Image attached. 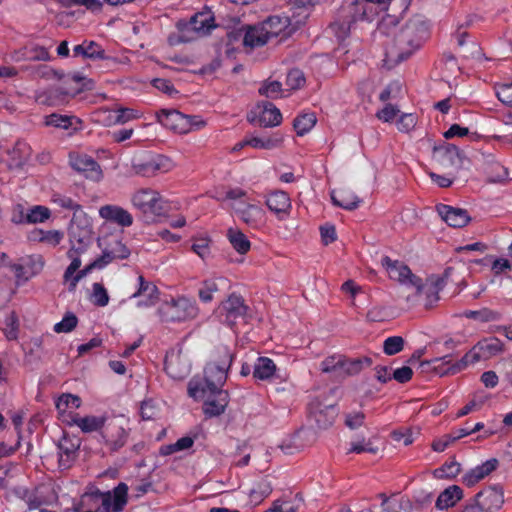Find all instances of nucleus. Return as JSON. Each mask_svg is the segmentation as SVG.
Masks as SVG:
<instances>
[{"label": "nucleus", "mask_w": 512, "mask_h": 512, "mask_svg": "<svg viewBox=\"0 0 512 512\" xmlns=\"http://www.w3.org/2000/svg\"><path fill=\"white\" fill-rule=\"evenodd\" d=\"M474 501L478 503L483 512H491L499 509L504 503L503 492L499 488L488 487L477 493Z\"/></svg>", "instance_id": "20"}, {"label": "nucleus", "mask_w": 512, "mask_h": 512, "mask_svg": "<svg viewBox=\"0 0 512 512\" xmlns=\"http://www.w3.org/2000/svg\"><path fill=\"white\" fill-rule=\"evenodd\" d=\"M192 250L202 259H205L210 254L209 239L200 238L197 239L193 245Z\"/></svg>", "instance_id": "62"}, {"label": "nucleus", "mask_w": 512, "mask_h": 512, "mask_svg": "<svg viewBox=\"0 0 512 512\" xmlns=\"http://www.w3.org/2000/svg\"><path fill=\"white\" fill-rule=\"evenodd\" d=\"M68 424L78 426L84 433H91L99 430L102 431L106 424V418L97 416L79 417L76 415L72 417Z\"/></svg>", "instance_id": "30"}, {"label": "nucleus", "mask_w": 512, "mask_h": 512, "mask_svg": "<svg viewBox=\"0 0 512 512\" xmlns=\"http://www.w3.org/2000/svg\"><path fill=\"white\" fill-rule=\"evenodd\" d=\"M84 89H90L88 82L83 83L82 86L70 87V88H50L37 92L35 95V101L40 105L45 106H57L63 101L65 96H75Z\"/></svg>", "instance_id": "15"}, {"label": "nucleus", "mask_w": 512, "mask_h": 512, "mask_svg": "<svg viewBox=\"0 0 512 512\" xmlns=\"http://www.w3.org/2000/svg\"><path fill=\"white\" fill-rule=\"evenodd\" d=\"M56 2L64 8L83 6L91 12H99L103 6L101 0H56Z\"/></svg>", "instance_id": "41"}, {"label": "nucleus", "mask_w": 512, "mask_h": 512, "mask_svg": "<svg viewBox=\"0 0 512 512\" xmlns=\"http://www.w3.org/2000/svg\"><path fill=\"white\" fill-rule=\"evenodd\" d=\"M92 299H93V303L99 307H104L108 304L109 295L107 293V290L104 288V286L101 283L93 284Z\"/></svg>", "instance_id": "56"}, {"label": "nucleus", "mask_w": 512, "mask_h": 512, "mask_svg": "<svg viewBox=\"0 0 512 512\" xmlns=\"http://www.w3.org/2000/svg\"><path fill=\"white\" fill-rule=\"evenodd\" d=\"M341 199L338 200L334 192L331 194V199L334 205L342 207L346 210H354L358 207L360 199L354 194L348 191H342L340 193Z\"/></svg>", "instance_id": "38"}, {"label": "nucleus", "mask_w": 512, "mask_h": 512, "mask_svg": "<svg viewBox=\"0 0 512 512\" xmlns=\"http://www.w3.org/2000/svg\"><path fill=\"white\" fill-rule=\"evenodd\" d=\"M350 445H351V447L348 450V453L360 454V453H363V452H368V453L375 454L378 451V448L374 447L372 445L371 441L370 440H366L365 437H362L361 439L357 438L355 440H352Z\"/></svg>", "instance_id": "50"}, {"label": "nucleus", "mask_w": 512, "mask_h": 512, "mask_svg": "<svg viewBox=\"0 0 512 512\" xmlns=\"http://www.w3.org/2000/svg\"><path fill=\"white\" fill-rule=\"evenodd\" d=\"M259 93L267 98L277 99L282 93V84L279 81L265 82L259 89Z\"/></svg>", "instance_id": "53"}, {"label": "nucleus", "mask_w": 512, "mask_h": 512, "mask_svg": "<svg viewBox=\"0 0 512 512\" xmlns=\"http://www.w3.org/2000/svg\"><path fill=\"white\" fill-rule=\"evenodd\" d=\"M69 236L71 249L74 251L84 252L93 240L92 230L89 226L80 227L74 222L70 226Z\"/></svg>", "instance_id": "24"}, {"label": "nucleus", "mask_w": 512, "mask_h": 512, "mask_svg": "<svg viewBox=\"0 0 512 512\" xmlns=\"http://www.w3.org/2000/svg\"><path fill=\"white\" fill-rule=\"evenodd\" d=\"M77 323L78 319L76 315L68 312L60 322L55 324L54 331L56 333H69L77 326Z\"/></svg>", "instance_id": "51"}, {"label": "nucleus", "mask_w": 512, "mask_h": 512, "mask_svg": "<svg viewBox=\"0 0 512 512\" xmlns=\"http://www.w3.org/2000/svg\"><path fill=\"white\" fill-rule=\"evenodd\" d=\"M132 204L145 216H160L165 213V201L160 193L151 188L137 190L131 198Z\"/></svg>", "instance_id": "8"}, {"label": "nucleus", "mask_w": 512, "mask_h": 512, "mask_svg": "<svg viewBox=\"0 0 512 512\" xmlns=\"http://www.w3.org/2000/svg\"><path fill=\"white\" fill-rule=\"evenodd\" d=\"M461 471V465L458 463L455 459H452L449 462H446L442 465V467L439 470H436V472H440V477H448L453 478L456 477Z\"/></svg>", "instance_id": "60"}, {"label": "nucleus", "mask_w": 512, "mask_h": 512, "mask_svg": "<svg viewBox=\"0 0 512 512\" xmlns=\"http://www.w3.org/2000/svg\"><path fill=\"white\" fill-rule=\"evenodd\" d=\"M265 204L268 209L275 213L279 220L289 216L291 210V200L284 191H273L266 196Z\"/></svg>", "instance_id": "21"}, {"label": "nucleus", "mask_w": 512, "mask_h": 512, "mask_svg": "<svg viewBox=\"0 0 512 512\" xmlns=\"http://www.w3.org/2000/svg\"><path fill=\"white\" fill-rule=\"evenodd\" d=\"M157 312L162 322H182L194 319L198 314V308L194 301L180 297L162 303Z\"/></svg>", "instance_id": "5"}, {"label": "nucleus", "mask_w": 512, "mask_h": 512, "mask_svg": "<svg viewBox=\"0 0 512 512\" xmlns=\"http://www.w3.org/2000/svg\"><path fill=\"white\" fill-rule=\"evenodd\" d=\"M381 507L387 512H412V505L408 499H388L385 498Z\"/></svg>", "instance_id": "42"}, {"label": "nucleus", "mask_w": 512, "mask_h": 512, "mask_svg": "<svg viewBox=\"0 0 512 512\" xmlns=\"http://www.w3.org/2000/svg\"><path fill=\"white\" fill-rule=\"evenodd\" d=\"M416 123L417 118L414 114H403L397 121V128L401 132H409L415 127Z\"/></svg>", "instance_id": "61"}, {"label": "nucleus", "mask_w": 512, "mask_h": 512, "mask_svg": "<svg viewBox=\"0 0 512 512\" xmlns=\"http://www.w3.org/2000/svg\"><path fill=\"white\" fill-rule=\"evenodd\" d=\"M314 113H306L294 119L293 126L298 135L302 136L309 132L316 124Z\"/></svg>", "instance_id": "37"}, {"label": "nucleus", "mask_w": 512, "mask_h": 512, "mask_svg": "<svg viewBox=\"0 0 512 512\" xmlns=\"http://www.w3.org/2000/svg\"><path fill=\"white\" fill-rule=\"evenodd\" d=\"M464 316L470 319L479 320L481 322L496 321L500 318V314L498 312L488 308H483L477 311L468 310L464 312Z\"/></svg>", "instance_id": "46"}, {"label": "nucleus", "mask_w": 512, "mask_h": 512, "mask_svg": "<svg viewBox=\"0 0 512 512\" xmlns=\"http://www.w3.org/2000/svg\"><path fill=\"white\" fill-rule=\"evenodd\" d=\"M343 355H332L325 358L321 362V371L323 373H334L335 377L339 378Z\"/></svg>", "instance_id": "43"}, {"label": "nucleus", "mask_w": 512, "mask_h": 512, "mask_svg": "<svg viewBox=\"0 0 512 512\" xmlns=\"http://www.w3.org/2000/svg\"><path fill=\"white\" fill-rule=\"evenodd\" d=\"M432 159L447 176L455 177L463 167L464 155L457 146L443 142L433 147Z\"/></svg>", "instance_id": "6"}, {"label": "nucleus", "mask_w": 512, "mask_h": 512, "mask_svg": "<svg viewBox=\"0 0 512 512\" xmlns=\"http://www.w3.org/2000/svg\"><path fill=\"white\" fill-rule=\"evenodd\" d=\"M71 166L74 170L81 172L87 179L99 181L103 177L100 165L86 154L71 156Z\"/></svg>", "instance_id": "16"}, {"label": "nucleus", "mask_w": 512, "mask_h": 512, "mask_svg": "<svg viewBox=\"0 0 512 512\" xmlns=\"http://www.w3.org/2000/svg\"><path fill=\"white\" fill-rule=\"evenodd\" d=\"M26 270L30 277L39 274L44 267L43 257L40 255H33L27 258L25 263Z\"/></svg>", "instance_id": "57"}, {"label": "nucleus", "mask_w": 512, "mask_h": 512, "mask_svg": "<svg viewBox=\"0 0 512 512\" xmlns=\"http://www.w3.org/2000/svg\"><path fill=\"white\" fill-rule=\"evenodd\" d=\"M79 448L80 440L78 438L64 434L58 443L59 466L63 469L70 468L78 456Z\"/></svg>", "instance_id": "17"}, {"label": "nucleus", "mask_w": 512, "mask_h": 512, "mask_svg": "<svg viewBox=\"0 0 512 512\" xmlns=\"http://www.w3.org/2000/svg\"><path fill=\"white\" fill-rule=\"evenodd\" d=\"M237 217L252 229L260 230L267 224L265 210L256 204L238 201L231 204Z\"/></svg>", "instance_id": "10"}, {"label": "nucleus", "mask_w": 512, "mask_h": 512, "mask_svg": "<svg viewBox=\"0 0 512 512\" xmlns=\"http://www.w3.org/2000/svg\"><path fill=\"white\" fill-rule=\"evenodd\" d=\"M390 0H353L339 10L340 18H347L352 24L359 20L371 21L385 8Z\"/></svg>", "instance_id": "4"}, {"label": "nucleus", "mask_w": 512, "mask_h": 512, "mask_svg": "<svg viewBox=\"0 0 512 512\" xmlns=\"http://www.w3.org/2000/svg\"><path fill=\"white\" fill-rule=\"evenodd\" d=\"M269 40V37L259 23L258 25L248 27L244 35L243 44L253 49L265 45Z\"/></svg>", "instance_id": "33"}, {"label": "nucleus", "mask_w": 512, "mask_h": 512, "mask_svg": "<svg viewBox=\"0 0 512 512\" xmlns=\"http://www.w3.org/2000/svg\"><path fill=\"white\" fill-rule=\"evenodd\" d=\"M337 20L330 24V29L339 41L346 39L350 33L352 23L346 18L337 16Z\"/></svg>", "instance_id": "44"}, {"label": "nucleus", "mask_w": 512, "mask_h": 512, "mask_svg": "<svg viewBox=\"0 0 512 512\" xmlns=\"http://www.w3.org/2000/svg\"><path fill=\"white\" fill-rule=\"evenodd\" d=\"M126 421L123 418H113L106 422L101 436L105 444L113 452L122 448L128 438V431L125 428Z\"/></svg>", "instance_id": "14"}, {"label": "nucleus", "mask_w": 512, "mask_h": 512, "mask_svg": "<svg viewBox=\"0 0 512 512\" xmlns=\"http://www.w3.org/2000/svg\"><path fill=\"white\" fill-rule=\"evenodd\" d=\"M50 215L51 212L47 207L38 205L34 206L29 210V212H27L26 219L28 220V223L31 224L42 223L49 219Z\"/></svg>", "instance_id": "48"}, {"label": "nucleus", "mask_w": 512, "mask_h": 512, "mask_svg": "<svg viewBox=\"0 0 512 512\" xmlns=\"http://www.w3.org/2000/svg\"><path fill=\"white\" fill-rule=\"evenodd\" d=\"M81 405L80 397L73 394H62L56 401V408L59 413H65L68 408H79Z\"/></svg>", "instance_id": "47"}, {"label": "nucleus", "mask_w": 512, "mask_h": 512, "mask_svg": "<svg viewBox=\"0 0 512 512\" xmlns=\"http://www.w3.org/2000/svg\"><path fill=\"white\" fill-rule=\"evenodd\" d=\"M286 84L292 90L300 89L305 84L304 73L300 69H291L287 74Z\"/></svg>", "instance_id": "55"}, {"label": "nucleus", "mask_w": 512, "mask_h": 512, "mask_svg": "<svg viewBox=\"0 0 512 512\" xmlns=\"http://www.w3.org/2000/svg\"><path fill=\"white\" fill-rule=\"evenodd\" d=\"M227 238L239 254H246L251 248V243L247 236L237 228H229L227 230Z\"/></svg>", "instance_id": "35"}, {"label": "nucleus", "mask_w": 512, "mask_h": 512, "mask_svg": "<svg viewBox=\"0 0 512 512\" xmlns=\"http://www.w3.org/2000/svg\"><path fill=\"white\" fill-rule=\"evenodd\" d=\"M437 211L441 218L451 227L462 228L466 226L471 218L468 211L462 208H455L449 205L441 204L437 206Z\"/></svg>", "instance_id": "23"}, {"label": "nucleus", "mask_w": 512, "mask_h": 512, "mask_svg": "<svg viewBox=\"0 0 512 512\" xmlns=\"http://www.w3.org/2000/svg\"><path fill=\"white\" fill-rule=\"evenodd\" d=\"M63 86L60 88H70V87H76V86H82L83 83L88 82V86L90 87L89 90L93 88V81L90 79H87L86 77L82 76L79 73H74L71 75L63 76Z\"/></svg>", "instance_id": "54"}, {"label": "nucleus", "mask_w": 512, "mask_h": 512, "mask_svg": "<svg viewBox=\"0 0 512 512\" xmlns=\"http://www.w3.org/2000/svg\"><path fill=\"white\" fill-rule=\"evenodd\" d=\"M451 271V268H447L441 276L432 274L424 283L419 277L412 278V286L416 288L417 295H425L426 308H431L439 300V292L444 288Z\"/></svg>", "instance_id": "9"}, {"label": "nucleus", "mask_w": 512, "mask_h": 512, "mask_svg": "<svg viewBox=\"0 0 512 512\" xmlns=\"http://www.w3.org/2000/svg\"><path fill=\"white\" fill-rule=\"evenodd\" d=\"M210 397L204 402L203 411L209 417L219 416L224 411L229 402L227 391L207 392Z\"/></svg>", "instance_id": "27"}, {"label": "nucleus", "mask_w": 512, "mask_h": 512, "mask_svg": "<svg viewBox=\"0 0 512 512\" xmlns=\"http://www.w3.org/2000/svg\"><path fill=\"white\" fill-rule=\"evenodd\" d=\"M276 365L272 359L268 357H259L253 369V378L255 380L266 381L275 376Z\"/></svg>", "instance_id": "32"}, {"label": "nucleus", "mask_w": 512, "mask_h": 512, "mask_svg": "<svg viewBox=\"0 0 512 512\" xmlns=\"http://www.w3.org/2000/svg\"><path fill=\"white\" fill-rule=\"evenodd\" d=\"M249 307L245 304L242 296L232 293L219 307V315L222 321L234 326L239 321H246Z\"/></svg>", "instance_id": "11"}, {"label": "nucleus", "mask_w": 512, "mask_h": 512, "mask_svg": "<svg viewBox=\"0 0 512 512\" xmlns=\"http://www.w3.org/2000/svg\"><path fill=\"white\" fill-rule=\"evenodd\" d=\"M337 416L333 403H326L321 396L313 398L308 404V420L312 428L326 430L331 427Z\"/></svg>", "instance_id": "7"}, {"label": "nucleus", "mask_w": 512, "mask_h": 512, "mask_svg": "<svg viewBox=\"0 0 512 512\" xmlns=\"http://www.w3.org/2000/svg\"><path fill=\"white\" fill-rule=\"evenodd\" d=\"M72 119L73 117L67 115L53 113L45 117V124L67 130L72 126Z\"/></svg>", "instance_id": "49"}, {"label": "nucleus", "mask_w": 512, "mask_h": 512, "mask_svg": "<svg viewBox=\"0 0 512 512\" xmlns=\"http://www.w3.org/2000/svg\"><path fill=\"white\" fill-rule=\"evenodd\" d=\"M462 497L463 491L459 486H449L437 497L436 507L439 510L448 509L454 506Z\"/></svg>", "instance_id": "34"}, {"label": "nucleus", "mask_w": 512, "mask_h": 512, "mask_svg": "<svg viewBox=\"0 0 512 512\" xmlns=\"http://www.w3.org/2000/svg\"><path fill=\"white\" fill-rule=\"evenodd\" d=\"M166 373L175 380H183L190 372V365L180 351L168 353L164 361Z\"/></svg>", "instance_id": "18"}, {"label": "nucleus", "mask_w": 512, "mask_h": 512, "mask_svg": "<svg viewBox=\"0 0 512 512\" xmlns=\"http://www.w3.org/2000/svg\"><path fill=\"white\" fill-rule=\"evenodd\" d=\"M404 339L401 336L388 337L383 344V350L386 355H395L403 350Z\"/></svg>", "instance_id": "52"}, {"label": "nucleus", "mask_w": 512, "mask_h": 512, "mask_svg": "<svg viewBox=\"0 0 512 512\" xmlns=\"http://www.w3.org/2000/svg\"><path fill=\"white\" fill-rule=\"evenodd\" d=\"M378 32L392 37L386 48L385 61L389 65H396L408 59L420 48L428 38L429 26L421 16H414L398 27L397 18L386 15L378 25Z\"/></svg>", "instance_id": "1"}, {"label": "nucleus", "mask_w": 512, "mask_h": 512, "mask_svg": "<svg viewBox=\"0 0 512 512\" xmlns=\"http://www.w3.org/2000/svg\"><path fill=\"white\" fill-rule=\"evenodd\" d=\"M218 291V285L214 280H205L199 289L198 295L203 302H209L213 298V293Z\"/></svg>", "instance_id": "58"}, {"label": "nucleus", "mask_w": 512, "mask_h": 512, "mask_svg": "<svg viewBox=\"0 0 512 512\" xmlns=\"http://www.w3.org/2000/svg\"><path fill=\"white\" fill-rule=\"evenodd\" d=\"M381 264L386 269L391 279L397 280L402 284L409 283L412 285V278H417L407 265L398 260H392L388 256L382 258Z\"/></svg>", "instance_id": "22"}, {"label": "nucleus", "mask_w": 512, "mask_h": 512, "mask_svg": "<svg viewBox=\"0 0 512 512\" xmlns=\"http://www.w3.org/2000/svg\"><path fill=\"white\" fill-rule=\"evenodd\" d=\"M82 253L81 251H74L72 249L68 252V257L71 259L70 265L67 267L64 278L66 280H69L70 278H73L74 273L80 268L81 266V260L78 257V255Z\"/></svg>", "instance_id": "59"}, {"label": "nucleus", "mask_w": 512, "mask_h": 512, "mask_svg": "<svg viewBox=\"0 0 512 512\" xmlns=\"http://www.w3.org/2000/svg\"><path fill=\"white\" fill-rule=\"evenodd\" d=\"M298 509V505H295L289 501L277 500L266 512H297Z\"/></svg>", "instance_id": "64"}, {"label": "nucleus", "mask_w": 512, "mask_h": 512, "mask_svg": "<svg viewBox=\"0 0 512 512\" xmlns=\"http://www.w3.org/2000/svg\"><path fill=\"white\" fill-rule=\"evenodd\" d=\"M259 115L257 117H248V120L260 127H275L282 121L280 110L270 102H263L258 105Z\"/></svg>", "instance_id": "19"}, {"label": "nucleus", "mask_w": 512, "mask_h": 512, "mask_svg": "<svg viewBox=\"0 0 512 512\" xmlns=\"http://www.w3.org/2000/svg\"><path fill=\"white\" fill-rule=\"evenodd\" d=\"M139 280V288L137 292L133 294V297L138 296H146L148 298V302L145 305H152L158 299V288L151 282H148L144 279L142 275L138 277Z\"/></svg>", "instance_id": "36"}, {"label": "nucleus", "mask_w": 512, "mask_h": 512, "mask_svg": "<svg viewBox=\"0 0 512 512\" xmlns=\"http://www.w3.org/2000/svg\"><path fill=\"white\" fill-rule=\"evenodd\" d=\"M498 464L499 462L496 458L489 459L486 462L482 463L481 465L471 469L466 474H464L462 482L466 486L472 487L476 483L484 479L486 476H488L490 473H492L494 470H496Z\"/></svg>", "instance_id": "26"}, {"label": "nucleus", "mask_w": 512, "mask_h": 512, "mask_svg": "<svg viewBox=\"0 0 512 512\" xmlns=\"http://www.w3.org/2000/svg\"><path fill=\"white\" fill-rule=\"evenodd\" d=\"M175 167L174 162L166 156L156 155L147 159L133 160L132 170L142 177H154L159 173H168Z\"/></svg>", "instance_id": "13"}, {"label": "nucleus", "mask_w": 512, "mask_h": 512, "mask_svg": "<svg viewBox=\"0 0 512 512\" xmlns=\"http://www.w3.org/2000/svg\"><path fill=\"white\" fill-rule=\"evenodd\" d=\"M269 39L280 36L289 26L288 17L270 16L260 23Z\"/></svg>", "instance_id": "31"}, {"label": "nucleus", "mask_w": 512, "mask_h": 512, "mask_svg": "<svg viewBox=\"0 0 512 512\" xmlns=\"http://www.w3.org/2000/svg\"><path fill=\"white\" fill-rule=\"evenodd\" d=\"M503 350L504 344L500 339L497 337H489L477 342L470 351L454 364H451V356L445 355L429 361H422L420 365L422 367L434 365L433 370L441 376L447 374L454 375L465 369L469 364L490 359L502 353Z\"/></svg>", "instance_id": "2"}, {"label": "nucleus", "mask_w": 512, "mask_h": 512, "mask_svg": "<svg viewBox=\"0 0 512 512\" xmlns=\"http://www.w3.org/2000/svg\"><path fill=\"white\" fill-rule=\"evenodd\" d=\"M232 362V355L226 351L221 363L211 362L204 368L203 380L192 379L188 385V393L193 398H203L207 392L223 391L227 379V371Z\"/></svg>", "instance_id": "3"}, {"label": "nucleus", "mask_w": 512, "mask_h": 512, "mask_svg": "<svg viewBox=\"0 0 512 512\" xmlns=\"http://www.w3.org/2000/svg\"><path fill=\"white\" fill-rule=\"evenodd\" d=\"M282 137H251L249 138V146L256 149H273L282 143Z\"/></svg>", "instance_id": "45"}, {"label": "nucleus", "mask_w": 512, "mask_h": 512, "mask_svg": "<svg viewBox=\"0 0 512 512\" xmlns=\"http://www.w3.org/2000/svg\"><path fill=\"white\" fill-rule=\"evenodd\" d=\"M158 121L167 129L179 134L188 133L193 126L202 127L205 122L194 121L192 117L186 116L177 110L163 109L157 113Z\"/></svg>", "instance_id": "12"}, {"label": "nucleus", "mask_w": 512, "mask_h": 512, "mask_svg": "<svg viewBox=\"0 0 512 512\" xmlns=\"http://www.w3.org/2000/svg\"><path fill=\"white\" fill-rule=\"evenodd\" d=\"M214 17L210 11L196 13L191 17L187 28L197 35L202 36L210 32L214 28Z\"/></svg>", "instance_id": "28"}, {"label": "nucleus", "mask_w": 512, "mask_h": 512, "mask_svg": "<svg viewBox=\"0 0 512 512\" xmlns=\"http://www.w3.org/2000/svg\"><path fill=\"white\" fill-rule=\"evenodd\" d=\"M487 181L490 183H502L508 177V170L500 163H492L486 168Z\"/></svg>", "instance_id": "40"}, {"label": "nucleus", "mask_w": 512, "mask_h": 512, "mask_svg": "<svg viewBox=\"0 0 512 512\" xmlns=\"http://www.w3.org/2000/svg\"><path fill=\"white\" fill-rule=\"evenodd\" d=\"M339 378H345L359 374L365 367H370L373 363L370 357L364 356L356 359H349L343 355V361Z\"/></svg>", "instance_id": "29"}, {"label": "nucleus", "mask_w": 512, "mask_h": 512, "mask_svg": "<svg viewBox=\"0 0 512 512\" xmlns=\"http://www.w3.org/2000/svg\"><path fill=\"white\" fill-rule=\"evenodd\" d=\"M496 95L502 103H504L506 105H511L512 104V83L499 85L496 90Z\"/></svg>", "instance_id": "63"}, {"label": "nucleus", "mask_w": 512, "mask_h": 512, "mask_svg": "<svg viewBox=\"0 0 512 512\" xmlns=\"http://www.w3.org/2000/svg\"><path fill=\"white\" fill-rule=\"evenodd\" d=\"M101 218L116 223L123 227H129L133 223L132 215L122 207L116 205H105L99 209Z\"/></svg>", "instance_id": "25"}, {"label": "nucleus", "mask_w": 512, "mask_h": 512, "mask_svg": "<svg viewBox=\"0 0 512 512\" xmlns=\"http://www.w3.org/2000/svg\"><path fill=\"white\" fill-rule=\"evenodd\" d=\"M272 492V486L269 481L261 480L249 492L251 502L258 504L268 497Z\"/></svg>", "instance_id": "39"}]
</instances>
